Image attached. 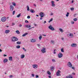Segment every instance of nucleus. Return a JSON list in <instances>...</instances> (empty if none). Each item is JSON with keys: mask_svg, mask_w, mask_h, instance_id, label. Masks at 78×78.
Returning <instances> with one entry per match:
<instances>
[{"mask_svg": "<svg viewBox=\"0 0 78 78\" xmlns=\"http://www.w3.org/2000/svg\"><path fill=\"white\" fill-rule=\"evenodd\" d=\"M72 69H73V70H75V67H72Z\"/></svg>", "mask_w": 78, "mask_h": 78, "instance_id": "09e8293b", "label": "nucleus"}, {"mask_svg": "<svg viewBox=\"0 0 78 78\" xmlns=\"http://www.w3.org/2000/svg\"><path fill=\"white\" fill-rule=\"evenodd\" d=\"M28 34V33H26L24 34L22 36H23V37L24 36H26V35H27V34Z\"/></svg>", "mask_w": 78, "mask_h": 78, "instance_id": "412c9836", "label": "nucleus"}, {"mask_svg": "<svg viewBox=\"0 0 78 78\" xmlns=\"http://www.w3.org/2000/svg\"><path fill=\"white\" fill-rule=\"evenodd\" d=\"M39 15L40 17H43L45 15L44 14V12H41L40 13Z\"/></svg>", "mask_w": 78, "mask_h": 78, "instance_id": "20e7f679", "label": "nucleus"}, {"mask_svg": "<svg viewBox=\"0 0 78 78\" xmlns=\"http://www.w3.org/2000/svg\"><path fill=\"white\" fill-rule=\"evenodd\" d=\"M32 29V28H29V29H28V30H31Z\"/></svg>", "mask_w": 78, "mask_h": 78, "instance_id": "052dcab7", "label": "nucleus"}, {"mask_svg": "<svg viewBox=\"0 0 78 78\" xmlns=\"http://www.w3.org/2000/svg\"><path fill=\"white\" fill-rule=\"evenodd\" d=\"M46 50V49L44 48H43L41 50V51L42 53H45L46 52V51L45 50Z\"/></svg>", "mask_w": 78, "mask_h": 78, "instance_id": "39448f33", "label": "nucleus"}, {"mask_svg": "<svg viewBox=\"0 0 78 78\" xmlns=\"http://www.w3.org/2000/svg\"><path fill=\"white\" fill-rule=\"evenodd\" d=\"M4 62H8V59L6 58H5L4 60Z\"/></svg>", "mask_w": 78, "mask_h": 78, "instance_id": "f3484780", "label": "nucleus"}, {"mask_svg": "<svg viewBox=\"0 0 78 78\" xmlns=\"http://www.w3.org/2000/svg\"><path fill=\"white\" fill-rule=\"evenodd\" d=\"M27 10L30 11V8H29V6H27Z\"/></svg>", "mask_w": 78, "mask_h": 78, "instance_id": "cd10ccee", "label": "nucleus"}, {"mask_svg": "<svg viewBox=\"0 0 78 78\" xmlns=\"http://www.w3.org/2000/svg\"><path fill=\"white\" fill-rule=\"evenodd\" d=\"M10 8L11 11H13V9H14V6L12 5H11L10 6Z\"/></svg>", "mask_w": 78, "mask_h": 78, "instance_id": "1a4fd4ad", "label": "nucleus"}, {"mask_svg": "<svg viewBox=\"0 0 78 78\" xmlns=\"http://www.w3.org/2000/svg\"><path fill=\"white\" fill-rule=\"evenodd\" d=\"M36 16H37V17H39V15H36Z\"/></svg>", "mask_w": 78, "mask_h": 78, "instance_id": "69168bd1", "label": "nucleus"}, {"mask_svg": "<svg viewBox=\"0 0 78 78\" xmlns=\"http://www.w3.org/2000/svg\"><path fill=\"white\" fill-rule=\"evenodd\" d=\"M52 61H53V62H55L56 61H55V59H52Z\"/></svg>", "mask_w": 78, "mask_h": 78, "instance_id": "a18cd8bd", "label": "nucleus"}, {"mask_svg": "<svg viewBox=\"0 0 78 78\" xmlns=\"http://www.w3.org/2000/svg\"><path fill=\"white\" fill-rule=\"evenodd\" d=\"M14 76L13 75H11L9 76V78H12V77H13Z\"/></svg>", "mask_w": 78, "mask_h": 78, "instance_id": "f704fd0d", "label": "nucleus"}, {"mask_svg": "<svg viewBox=\"0 0 78 78\" xmlns=\"http://www.w3.org/2000/svg\"><path fill=\"white\" fill-rule=\"evenodd\" d=\"M32 76L33 77H34V74H32Z\"/></svg>", "mask_w": 78, "mask_h": 78, "instance_id": "c03bdc74", "label": "nucleus"}, {"mask_svg": "<svg viewBox=\"0 0 78 78\" xmlns=\"http://www.w3.org/2000/svg\"><path fill=\"white\" fill-rule=\"evenodd\" d=\"M34 5L35 6H36V5H35V4H34Z\"/></svg>", "mask_w": 78, "mask_h": 78, "instance_id": "680f3d73", "label": "nucleus"}, {"mask_svg": "<svg viewBox=\"0 0 78 78\" xmlns=\"http://www.w3.org/2000/svg\"><path fill=\"white\" fill-rule=\"evenodd\" d=\"M69 13L67 12V14L66 15V17H68L69 16Z\"/></svg>", "mask_w": 78, "mask_h": 78, "instance_id": "2f4dec72", "label": "nucleus"}, {"mask_svg": "<svg viewBox=\"0 0 78 78\" xmlns=\"http://www.w3.org/2000/svg\"><path fill=\"white\" fill-rule=\"evenodd\" d=\"M49 78H51V76H48Z\"/></svg>", "mask_w": 78, "mask_h": 78, "instance_id": "bf43d9fd", "label": "nucleus"}, {"mask_svg": "<svg viewBox=\"0 0 78 78\" xmlns=\"http://www.w3.org/2000/svg\"><path fill=\"white\" fill-rule=\"evenodd\" d=\"M56 51H54V54H56Z\"/></svg>", "mask_w": 78, "mask_h": 78, "instance_id": "5fc2aeb1", "label": "nucleus"}, {"mask_svg": "<svg viewBox=\"0 0 78 78\" xmlns=\"http://www.w3.org/2000/svg\"><path fill=\"white\" fill-rule=\"evenodd\" d=\"M12 5H13V6H16V4L14 3H13Z\"/></svg>", "mask_w": 78, "mask_h": 78, "instance_id": "473e14b6", "label": "nucleus"}, {"mask_svg": "<svg viewBox=\"0 0 78 78\" xmlns=\"http://www.w3.org/2000/svg\"><path fill=\"white\" fill-rule=\"evenodd\" d=\"M72 47H76L77 46V45L76 44H73L71 45Z\"/></svg>", "mask_w": 78, "mask_h": 78, "instance_id": "ddd939ff", "label": "nucleus"}, {"mask_svg": "<svg viewBox=\"0 0 78 78\" xmlns=\"http://www.w3.org/2000/svg\"><path fill=\"white\" fill-rule=\"evenodd\" d=\"M32 66L34 69H36L37 67V65L36 64L33 65Z\"/></svg>", "mask_w": 78, "mask_h": 78, "instance_id": "f8f14e48", "label": "nucleus"}, {"mask_svg": "<svg viewBox=\"0 0 78 78\" xmlns=\"http://www.w3.org/2000/svg\"><path fill=\"white\" fill-rule=\"evenodd\" d=\"M23 49L24 50V51H27L26 49H25V48H23Z\"/></svg>", "mask_w": 78, "mask_h": 78, "instance_id": "c9c22d12", "label": "nucleus"}, {"mask_svg": "<svg viewBox=\"0 0 78 78\" xmlns=\"http://www.w3.org/2000/svg\"><path fill=\"white\" fill-rule=\"evenodd\" d=\"M16 47L17 48H20V45H18L16 46Z\"/></svg>", "mask_w": 78, "mask_h": 78, "instance_id": "bb28decb", "label": "nucleus"}, {"mask_svg": "<svg viewBox=\"0 0 78 78\" xmlns=\"http://www.w3.org/2000/svg\"><path fill=\"white\" fill-rule=\"evenodd\" d=\"M34 25L35 26H37V24H34Z\"/></svg>", "mask_w": 78, "mask_h": 78, "instance_id": "e2e57ef3", "label": "nucleus"}, {"mask_svg": "<svg viewBox=\"0 0 78 78\" xmlns=\"http://www.w3.org/2000/svg\"><path fill=\"white\" fill-rule=\"evenodd\" d=\"M12 56H10L9 57V61H12Z\"/></svg>", "mask_w": 78, "mask_h": 78, "instance_id": "4be33fe9", "label": "nucleus"}, {"mask_svg": "<svg viewBox=\"0 0 78 78\" xmlns=\"http://www.w3.org/2000/svg\"><path fill=\"white\" fill-rule=\"evenodd\" d=\"M62 40H64V38H62Z\"/></svg>", "mask_w": 78, "mask_h": 78, "instance_id": "338daca9", "label": "nucleus"}, {"mask_svg": "<svg viewBox=\"0 0 78 78\" xmlns=\"http://www.w3.org/2000/svg\"><path fill=\"white\" fill-rule=\"evenodd\" d=\"M69 37L71 38L73 37V34L72 33L70 34L69 35Z\"/></svg>", "mask_w": 78, "mask_h": 78, "instance_id": "9d476101", "label": "nucleus"}, {"mask_svg": "<svg viewBox=\"0 0 78 78\" xmlns=\"http://www.w3.org/2000/svg\"><path fill=\"white\" fill-rule=\"evenodd\" d=\"M16 33H17V34H20V32L19 30L16 31Z\"/></svg>", "mask_w": 78, "mask_h": 78, "instance_id": "a878e982", "label": "nucleus"}, {"mask_svg": "<svg viewBox=\"0 0 78 78\" xmlns=\"http://www.w3.org/2000/svg\"><path fill=\"white\" fill-rule=\"evenodd\" d=\"M66 78H69V76H67Z\"/></svg>", "mask_w": 78, "mask_h": 78, "instance_id": "774afa93", "label": "nucleus"}, {"mask_svg": "<svg viewBox=\"0 0 78 78\" xmlns=\"http://www.w3.org/2000/svg\"><path fill=\"white\" fill-rule=\"evenodd\" d=\"M62 54L61 53H59V54H58V58H62Z\"/></svg>", "mask_w": 78, "mask_h": 78, "instance_id": "423d86ee", "label": "nucleus"}, {"mask_svg": "<svg viewBox=\"0 0 78 78\" xmlns=\"http://www.w3.org/2000/svg\"><path fill=\"white\" fill-rule=\"evenodd\" d=\"M61 72L59 70H58L57 72L56 73V76H61Z\"/></svg>", "mask_w": 78, "mask_h": 78, "instance_id": "7ed1b4c3", "label": "nucleus"}, {"mask_svg": "<svg viewBox=\"0 0 78 78\" xmlns=\"http://www.w3.org/2000/svg\"><path fill=\"white\" fill-rule=\"evenodd\" d=\"M67 65L69 67H72V63L70 62H68Z\"/></svg>", "mask_w": 78, "mask_h": 78, "instance_id": "0eeeda50", "label": "nucleus"}, {"mask_svg": "<svg viewBox=\"0 0 78 78\" xmlns=\"http://www.w3.org/2000/svg\"><path fill=\"white\" fill-rule=\"evenodd\" d=\"M25 28H30L31 25H26L25 26Z\"/></svg>", "mask_w": 78, "mask_h": 78, "instance_id": "4468645a", "label": "nucleus"}, {"mask_svg": "<svg viewBox=\"0 0 78 78\" xmlns=\"http://www.w3.org/2000/svg\"><path fill=\"white\" fill-rule=\"evenodd\" d=\"M46 23V21H45L44 22V23Z\"/></svg>", "mask_w": 78, "mask_h": 78, "instance_id": "0e129e2a", "label": "nucleus"}, {"mask_svg": "<svg viewBox=\"0 0 78 78\" xmlns=\"http://www.w3.org/2000/svg\"><path fill=\"white\" fill-rule=\"evenodd\" d=\"M71 23L72 24H74V22H73V21H71Z\"/></svg>", "mask_w": 78, "mask_h": 78, "instance_id": "58836bf2", "label": "nucleus"}, {"mask_svg": "<svg viewBox=\"0 0 78 78\" xmlns=\"http://www.w3.org/2000/svg\"><path fill=\"white\" fill-rule=\"evenodd\" d=\"M27 19H30V16H27Z\"/></svg>", "mask_w": 78, "mask_h": 78, "instance_id": "37998d69", "label": "nucleus"}, {"mask_svg": "<svg viewBox=\"0 0 78 78\" xmlns=\"http://www.w3.org/2000/svg\"><path fill=\"white\" fill-rule=\"evenodd\" d=\"M25 23H28V21L27 20H26L25 21Z\"/></svg>", "mask_w": 78, "mask_h": 78, "instance_id": "79ce46f5", "label": "nucleus"}, {"mask_svg": "<svg viewBox=\"0 0 78 78\" xmlns=\"http://www.w3.org/2000/svg\"><path fill=\"white\" fill-rule=\"evenodd\" d=\"M53 20V19L51 18L49 21L48 22L49 23H50V22H51Z\"/></svg>", "mask_w": 78, "mask_h": 78, "instance_id": "7c9ffc66", "label": "nucleus"}, {"mask_svg": "<svg viewBox=\"0 0 78 78\" xmlns=\"http://www.w3.org/2000/svg\"><path fill=\"white\" fill-rule=\"evenodd\" d=\"M51 42H52V43H54V41L52 40L51 41Z\"/></svg>", "mask_w": 78, "mask_h": 78, "instance_id": "8fccbe9b", "label": "nucleus"}, {"mask_svg": "<svg viewBox=\"0 0 78 78\" xmlns=\"http://www.w3.org/2000/svg\"><path fill=\"white\" fill-rule=\"evenodd\" d=\"M16 44H21V42H19V41H17L16 42Z\"/></svg>", "mask_w": 78, "mask_h": 78, "instance_id": "b1692460", "label": "nucleus"}, {"mask_svg": "<svg viewBox=\"0 0 78 78\" xmlns=\"http://www.w3.org/2000/svg\"><path fill=\"white\" fill-rule=\"evenodd\" d=\"M36 40H35L34 39H32V40L31 41L32 42H36Z\"/></svg>", "mask_w": 78, "mask_h": 78, "instance_id": "aec40b11", "label": "nucleus"}, {"mask_svg": "<svg viewBox=\"0 0 78 78\" xmlns=\"http://www.w3.org/2000/svg\"><path fill=\"white\" fill-rule=\"evenodd\" d=\"M42 36H40L39 37V40H41L42 39Z\"/></svg>", "mask_w": 78, "mask_h": 78, "instance_id": "c85d7f7f", "label": "nucleus"}, {"mask_svg": "<svg viewBox=\"0 0 78 78\" xmlns=\"http://www.w3.org/2000/svg\"><path fill=\"white\" fill-rule=\"evenodd\" d=\"M69 78H73V76H72L71 75H70L69 76Z\"/></svg>", "mask_w": 78, "mask_h": 78, "instance_id": "393cba45", "label": "nucleus"}, {"mask_svg": "<svg viewBox=\"0 0 78 78\" xmlns=\"http://www.w3.org/2000/svg\"><path fill=\"white\" fill-rule=\"evenodd\" d=\"M36 78H38L39 77V76H38V75H37L36 76Z\"/></svg>", "mask_w": 78, "mask_h": 78, "instance_id": "49530a36", "label": "nucleus"}, {"mask_svg": "<svg viewBox=\"0 0 78 78\" xmlns=\"http://www.w3.org/2000/svg\"><path fill=\"white\" fill-rule=\"evenodd\" d=\"M74 10V8H71V11H73Z\"/></svg>", "mask_w": 78, "mask_h": 78, "instance_id": "4c0bfd02", "label": "nucleus"}, {"mask_svg": "<svg viewBox=\"0 0 78 78\" xmlns=\"http://www.w3.org/2000/svg\"><path fill=\"white\" fill-rule=\"evenodd\" d=\"M4 56H7V55L5 54L4 55Z\"/></svg>", "mask_w": 78, "mask_h": 78, "instance_id": "6e6d98bb", "label": "nucleus"}, {"mask_svg": "<svg viewBox=\"0 0 78 78\" xmlns=\"http://www.w3.org/2000/svg\"><path fill=\"white\" fill-rule=\"evenodd\" d=\"M49 29H50L51 30H52V31H53V30H55V28H53L51 26H50L49 27Z\"/></svg>", "mask_w": 78, "mask_h": 78, "instance_id": "6e6552de", "label": "nucleus"}, {"mask_svg": "<svg viewBox=\"0 0 78 78\" xmlns=\"http://www.w3.org/2000/svg\"><path fill=\"white\" fill-rule=\"evenodd\" d=\"M42 36H46V35H44V34H42Z\"/></svg>", "mask_w": 78, "mask_h": 78, "instance_id": "13d9d810", "label": "nucleus"}, {"mask_svg": "<svg viewBox=\"0 0 78 78\" xmlns=\"http://www.w3.org/2000/svg\"><path fill=\"white\" fill-rule=\"evenodd\" d=\"M42 17H41L40 18V20H42Z\"/></svg>", "mask_w": 78, "mask_h": 78, "instance_id": "3c124183", "label": "nucleus"}, {"mask_svg": "<svg viewBox=\"0 0 78 78\" xmlns=\"http://www.w3.org/2000/svg\"><path fill=\"white\" fill-rule=\"evenodd\" d=\"M74 21H76V20H77V19L76 18H74L73 19Z\"/></svg>", "mask_w": 78, "mask_h": 78, "instance_id": "e433bc0d", "label": "nucleus"}, {"mask_svg": "<svg viewBox=\"0 0 78 78\" xmlns=\"http://www.w3.org/2000/svg\"><path fill=\"white\" fill-rule=\"evenodd\" d=\"M61 51L62 52H64V50L63 49H61Z\"/></svg>", "mask_w": 78, "mask_h": 78, "instance_id": "a19ab883", "label": "nucleus"}, {"mask_svg": "<svg viewBox=\"0 0 78 78\" xmlns=\"http://www.w3.org/2000/svg\"><path fill=\"white\" fill-rule=\"evenodd\" d=\"M15 25V24L14 23H12V25Z\"/></svg>", "mask_w": 78, "mask_h": 78, "instance_id": "864d4df0", "label": "nucleus"}, {"mask_svg": "<svg viewBox=\"0 0 78 78\" xmlns=\"http://www.w3.org/2000/svg\"><path fill=\"white\" fill-rule=\"evenodd\" d=\"M48 74H49V75H51V73H50V72H49V71H48Z\"/></svg>", "mask_w": 78, "mask_h": 78, "instance_id": "72a5a7b5", "label": "nucleus"}, {"mask_svg": "<svg viewBox=\"0 0 78 78\" xmlns=\"http://www.w3.org/2000/svg\"><path fill=\"white\" fill-rule=\"evenodd\" d=\"M22 25L21 24H20L19 25V27H22Z\"/></svg>", "mask_w": 78, "mask_h": 78, "instance_id": "de8ad7c7", "label": "nucleus"}, {"mask_svg": "<svg viewBox=\"0 0 78 78\" xmlns=\"http://www.w3.org/2000/svg\"><path fill=\"white\" fill-rule=\"evenodd\" d=\"M72 74H73V75H75V73H72Z\"/></svg>", "mask_w": 78, "mask_h": 78, "instance_id": "603ef678", "label": "nucleus"}, {"mask_svg": "<svg viewBox=\"0 0 78 78\" xmlns=\"http://www.w3.org/2000/svg\"><path fill=\"white\" fill-rule=\"evenodd\" d=\"M51 4H52V6L54 7L55 6V2L53 1H51Z\"/></svg>", "mask_w": 78, "mask_h": 78, "instance_id": "9b49d317", "label": "nucleus"}, {"mask_svg": "<svg viewBox=\"0 0 78 78\" xmlns=\"http://www.w3.org/2000/svg\"><path fill=\"white\" fill-rule=\"evenodd\" d=\"M12 41L13 42H15L17 41H18V38L16 37H13L12 38Z\"/></svg>", "mask_w": 78, "mask_h": 78, "instance_id": "f257e3e1", "label": "nucleus"}, {"mask_svg": "<svg viewBox=\"0 0 78 78\" xmlns=\"http://www.w3.org/2000/svg\"><path fill=\"white\" fill-rule=\"evenodd\" d=\"M15 11H14L13 12H12V14L13 15H14V14L15 13Z\"/></svg>", "mask_w": 78, "mask_h": 78, "instance_id": "ea45409f", "label": "nucleus"}, {"mask_svg": "<svg viewBox=\"0 0 78 78\" xmlns=\"http://www.w3.org/2000/svg\"><path fill=\"white\" fill-rule=\"evenodd\" d=\"M1 20L2 22H5V20H6V18L5 16H4L2 17L1 19Z\"/></svg>", "mask_w": 78, "mask_h": 78, "instance_id": "f03ea898", "label": "nucleus"}, {"mask_svg": "<svg viewBox=\"0 0 78 78\" xmlns=\"http://www.w3.org/2000/svg\"><path fill=\"white\" fill-rule=\"evenodd\" d=\"M25 58V55H21V59H23Z\"/></svg>", "mask_w": 78, "mask_h": 78, "instance_id": "dca6fc26", "label": "nucleus"}, {"mask_svg": "<svg viewBox=\"0 0 78 78\" xmlns=\"http://www.w3.org/2000/svg\"><path fill=\"white\" fill-rule=\"evenodd\" d=\"M21 14V13H20L17 16V17H20V16Z\"/></svg>", "mask_w": 78, "mask_h": 78, "instance_id": "c756f323", "label": "nucleus"}, {"mask_svg": "<svg viewBox=\"0 0 78 78\" xmlns=\"http://www.w3.org/2000/svg\"><path fill=\"white\" fill-rule=\"evenodd\" d=\"M54 68H55L53 66L51 67L50 69L51 70V71H53V70H54Z\"/></svg>", "mask_w": 78, "mask_h": 78, "instance_id": "2eb2a0df", "label": "nucleus"}, {"mask_svg": "<svg viewBox=\"0 0 78 78\" xmlns=\"http://www.w3.org/2000/svg\"><path fill=\"white\" fill-rule=\"evenodd\" d=\"M30 12H32V13H34V12H35V11L33 9H30Z\"/></svg>", "mask_w": 78, "mask_h": 78, "instance_id": "a211bd4d", "label": "nucleus"}, {"mask_svg": "<svg viewBox=\"0 0 78 78\" xmlns=\"http://www.w3.org/2000/svg\"><path fill=\"white\" fill-rule=\"evenodd\" d=\"M59 30L61 32H62V33H63V32H64V30L61 29H60Z\"/></svg>", "mask_w": 78, "mask_h": 78, "instance_id": "5701e85b", "label": "nucleus"}, {"mask_svg": "<svg viewBox=\"0 0 78 78\" xmlns=\"http://www.w3.org/2000/svg\"><path fill=\"white\" fill-rule=\"evenodd\" d=\"M10 31H9V30H5V33L6 34L8 33H9V32H10Z\"/></svg>", "mask_w": 78, "mask_h": 78, "instance_id": "6ab92c4d", "label": "nucleus"}, {"mask_svg": "<svg viewBox=\"0 0 78 78\" xmlns=\"http://www.w3.org/2000/svg\"><path fill=\"white\" fill-rule=\"evenodd\" d=\"M2 51V50L0 49V52Z\"/></svg>", "mask_w": 78, "mask_h": 78, "instance_id": "4d7b16f0", "label": "nucleus"}]
</instances>
